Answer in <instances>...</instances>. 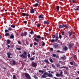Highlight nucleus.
I'll return each mask as SVG.
<instances>
[{
  "label": "nucleus",
  "mask_w": 79,
  "mask_h": 79,
  "mask_svg": "<svg viewBox=\"0 0 79 79\" xmlns=\"http://www.w3.org/2000/svg\"><path fill=\"white\" fill-rule=\"evenodd\" d=\"M44 75H47L48 74H47V73L46 72H45L44 74Z\"/></svg>",
  "instance_id": "54"
},
{
  "label": "nucleus",
  "mask_w": 79,
  "mask_h": 79,
  "mask_svg": "<svg viewBox=\"0 0 79 79\" xmlns=\"http://www.w3.org/2000/svg\"><path fill=\"white\" fill-rule=\"evenodd\" d=\"M8 31H12V29H11V27H9L8 28Z\"/></svg>",
  "instance_id": "32"
},
{
  "label": "nucleus",
  "mask_w": 79,
  "mask_h": 79,
  "mask_svg": "<svg viewBox=\"0 0 79 79\" xmlns=\"http://www.w3.org/2000/svg\"><path fill=\"white\" fill-rule=\"evenodd\" d=\"M59 38L60 39H61V38H62V36L61 35H59Z\"/></svg>",
  "instance_id": "38"
},
{
  "label": "nucleus",
  "mask_w": 79,
  "mask_h": 79,
  "mask_svg": "<svg viewBox=\"0 0 79 79\" xmlns=\"http://www.w3.org/2000/svg\"><path fill=\"white\" fill-rule=\"evenodd\" d=\"M52 67L53 68H54V69H55V68H56V67H55V66H54V65H53V64H52Z\"/></svg>",
  "instance_id": "36"
},
{
  "label": "nucleus",
  "mask_w": 79,
  "mask_h": 79,
  "mask_svg": "<svg viewBox=\"0 0 79 79\" xmlns=\"http://www.w3.org/2000/svg\"><path fill=\"white\" fill-rule=\"evenodd\" d=\"M61 58L63 60H66V56H64V57H62Z\"/></svg>",
  "instance_id": "13"
},
{
  "label": "nucleus",
  "mask_w": 79,
  "mask_h": 79,
  "mask_svg": "<svg viewBox=\"0 0 79 79\" xmlns=\"http://www.w3.org/2000/svg\"><path fill=\"white\" fill-rule=\"evenodd\" d=\"M66 67L63 66V67H61L60 68H66Z\"/></svg>",
  "instance_id": "57"
},
{
  "label": "nucleus",
  "mask_w": 79,
  "mask_h": 79,
  "mask_svg": "<svg viewBox=\"0 0 79 79\" xmlns=\"http://www.w3.org/2000/svg\"><path fill=\"white\" fill-rule=\"evenodd\" d=\"M35 1L36 2H37V3H39V2L38 1V0H35Z\"/></svg>",
  "instance_id": "60"
},
{
  "label": "nucleus",
  "mask_w": 79,
  "mask_h": 79,
  "mask_svg": "<svg viewBox=\"0 0 79 79\" xmlns=\"http://www.w3.org/2000/svg\"><path fill=\"white\" fill-rule=\"evenodd\" d=\"M23 34L24 36L25 37H26V35H27V32H24Z\"/></svg>",
  "instance_id": "16"
},
{
  "label": "nucleus",
  "mask_w": 79,
  "mask_h": 79,
  "mask_svg": "<svg viewBox=\"0 0 79 79\" xmlns=\"http://www.w3.org/2000/svg\"><path fill=\"white\" fill-rule=\"evenodd\" d=\"M26 16H29V14H26V15H25Z\"/></svg>",
  "instance_id": "62"
},
{
  "label": "nucleus",
  "mask_w": 79,
  "mask_h": 79,
  "mask_svg": "<svg viewBox=\"0 0 79 79\" xmlns=\"http://www.w3.org/2000/svg\"><path fill=\"white\" fill-rule=\"evenodd\" d=\"M56 9H57V11H59V10L60 9V7H59V6H57Z\"/></svg>",
  "instance_id": "33"
},
{
  "label": "nucleus",
  "mask_w": 79,
  "mask_h": 79,
  "mask_svg": "<svg viewBox=\"0 0 79 79\" xmlns=\"http://www.w3.org/2000/svg\"><path fill=\"white\" fill-rule=\"evenodd\" d=\"M16 49L18 50H21V48H17Z\"/></svg>",
  "instance_id": "41"
},
{
  "label": "nucleus",
  "mask_w": 79,
  "mask_h": 79,
  "mask_svg": "<svg viewBox=\"0 0 79 79\" xmlns=\"http://www.w3.org/2000/svg\"><path fill=\"white\" fill-rule=\"evenodd\" d=\"M7 44H10V42H11V41H10V40H7Z\"/></svg>",
  "instance_id": "22"
},
{
  "label": "nucleus",
  "mask_w": 79,
  "mask_h": 79,
  "mask_svg": "<svg viewBox=\"0 0 79 79\" xmlns=\"http://www.w3.org/2000/svg\"><path fill=\"white\" fill-rule=\"evenodd\" d=\"M40 39H42V40H44V37H42V38H40Z\"/></svg>",
  "instance_id": "59"
},
{
  "label": "nucleus",
  "mask_w": 79,
  "mask_h": 79,
  "mask_svg": "<svg viewBox=\"0 0 79 79\" xmlns=\"http://www.w3.org/2000/svg\"><path fill=\"white\" fill-rule=\"evenodd\" d=\"M53 46L54 48H57L58 47V44L57 43H54L53 44Z\"/></svg>",
  "instance_id": "3"
},
{
  "label": "nucleus",
  "mask_w": 79,
  "mask_h": 79,
  "mask_svg": "<svg viewBox=\"0 0 79 79\" xmlns=\"http://www.w3.org/2000/svg\"><path fill=\"white\" fill-rule=\"evenodd\" d=\"M34 77L35 79H38V77H37V76H35Z\"/></svg>",
  "instance_id": "49"
},
{
  "label": "nucleus",
  "mask_w": 79,
  "mask_h": 79,
  "mask_svg": "<svg viewBox=\"0 0 79 79\" xmlns=\"http://www.w3.org/2000/svg\"><path fill=\"white\" fill-rule=\"evenodd\" d=\"M18 43L19 44H21V42L19 41H18Z\"/></svg>",
  "instance_id": "64"
},
{
  "label": "nucleus",
  "mask_w": 79,
  "mask_h": 79,
  "mask_svg": "<svg viewBox=\"0 0 79 79\" xmlns=\"http://www.w3.org/2000/svg\"><path fill=\"white\" fill-rule=\"evenodd\" d=\"M13 78L14 79H16V76H15V75H13Z\"/></svg>",
  "instance_id": "44"
},
{
  "label": "nucleus",
  "mask_w": 79,
  "mask_h": 79,
  "mask_svg": "<svg viewBox=\"0 0 79 79\" xmlns=\"http://www.w3.org/2000/svg\"><path fill=\"white\" fill-rule=\"evenodd\" d=\"M50 24V23L48 21H44V24Z\"/></svg>",
  "instance_id": "9"
},
{
  "label": "nucleus",
  "mask_w": 79,
  "mask_h": 79,
  "mask_svg": "<svg viewBox=\"0 0 79 79\" xmlns=\"http://www.w3.org/2000/svg\"><path fill=\"white\" fill-rule=\"evenodd\" d=\"M30 12L31 13H34V9H32L31 10Z\"/></svg>",
  "instance_id": "17"
},
{
  "label": "nucleus",
  "mask_w": 79,
  "mask_h": 79,
  "mask_svg": "<svg viewBox=\"0 0 79 79\" xmlns=\"http://www.w3.org/2000/svg\"><path fill=\"white\" fill-rule=\"evenodd\" d=\"M21 36H22V37H23V36H24V33H22L21 34Z\"/></svg>",
  "instance_id": "51"
},
{
  "label": "nucleus",
  "mask_w": 79,
  "mask_h": 79,
  "mask_svg": "<svg viewBox=\"0 0 79 79\" xmlns=\"http://www.w3.org/2000/svg\"><path fill=\"white\" fill-rule=\"evenodd\" d=\"M11 55V53L10 52H8L7 53L8 58H11V57H10V55Z\"/></svg>",
  "instance_id": "10"
},
{
  "label": "nucleus",
  "mask_w": 79,
  "mask_h": 79,
  "mask_svg": "<svg viewBox=\"0 0 79 79\" xmlns=\"http://www.w3.org/2000/svg\"><path fill=\"white\" fill-rule=\"evenodd\" d=\"M69 37H71L72 35V32H71L70 31H69L68 32Z\"/></svg>",
  "instance_id": "11"
},
{
  "label": "nucleus",
  "mask_w": 79,
  "mask_h": 79,
  "mask_svg": "<svg viewBox=\"0 0 79 79\" xmlns=\"http://www.w3.org/2000/svg\"><path fill=\"white\" fill-rule=\"evenodd\" d=\"M47 76L48 77H53V75L51 73L48 74Z\"/></svg>",
  "instance_id": "15"
},
{
  "label": "nucleus",
  "mask_w": 79,
  "mask_h": 79,
  "mask_svg": "<svg viewBox=\"0 0 79 79\" xmlns=\"http://www.w3.org/2000/svg\"><path fill=\"white\" fill-rule=\"evenodd\" d=\"M56 42V41H55V40L52 39V40L51 42V43H54V42Z\"/></svg>",
  "instance_id": "24"
},
{
  "label": "nucleus",
  "mask_w": 79,
  "mask_h": 79,
  "mask_svg": "<svg viewBox=\"0 0 79 79\" xmlns=\"http://www.w3.org/2000/svg\"><path fill=\"white\" fill-rule=\"evenodd\" d=\"M59 28L60 29H62V28H64L63 27V25H60L59 27Z\"/></svg>",
  "instance_id": "14"
},
{
  "label": "nucleus",
  "mask_w": 79,
  "mask_h": 79,
  "mask_svg": "<svg viewBox=\"0 0 79 79\" xmlns=\"http://www.w3.org/2000/svg\"><path fill=\"white\" fill-rule=\"evenodd\" d=\"M14 35H11L10 37V39H13L14 38Z\"/></svg>",
  "instance_id": "19"
},
{
  "label": "nucleus",
  "mask_w": 79,
  "mask_h": 79,
  "mask_svg": "<svg viewBox=\"0 0 79 79\" xmlns=\"http://www.w3.org/2000/svg\"><path fill=\"white\" fill-rule=\"evenodd\" d=\"M40 24H37V27H40Z\"/></svg>",
  "instance_id": "53"
},
{
  "label": "nucleus",
  "mask_w": 79,
  "mask_h": 79,
  "mask_svg": "<svg viewBox=\"0 0 79 79\" xmlns=\"http://www.w3.org/2000/svg\"><path fill=\"white\" fill-rule=\"evenodd\" d=\"M37 66V64L35 62H33L32 63V66L33 67H34V68H35L36 66Z\"/></svg>",
  "instance_id": "5"
},
{
  "label": "nucleus",
  "mask_w": 79,
  "mask_h": 79,
  "mask_svg": "<svg viewBox=\"0 0 79 79\" xmlns=\"http://www.w3.org/2000/svg\"><path fill=\"white\" fill-rule=\"evenodd\" d=\"M12 64H13V65H15V64H16V62H15V60H13Z\"/></svg>",
  "instance_id": "28"
},
{
  "label": "nucleus",
  "mask_w": 79,
  "mask_h": 79,
  "mask_svg": "<svg viewBox=\"0 0 79 79\" xmlns=\"http://www.w3.org/2000/svg\"><path fill=\"white\" fill-rule=\"evenodd\" d=\"M38 5H39V3H36L35 4V6H38Z\"/></svg>",
  "instance_id": "35"
},
{
  "label": "nucleus",
  "mask_w": 79,
  "mask_h": 79,
  "mask_svg": "<svg viewBox=\"0 0 79 79\" xmlns=\"http://www.w3.org/2000/svg\"><path fill=\"white\" fill-rule=\"evenodd\" d=\"M5 36H8L9 35V33H6L5 34Z\"/></svg>",
  "instance_id": "34"
},
{
  "label": "nucleus",
  "mask_w": 79,
  "mask_h": 79,
  "mask_svg": "<svg viewBox=\"0 0 79 79\" xmlns=\"http://www.w3.org/2000/svg\"><path fill=\"white\" fill-rule=\"evenodd\" d=\"M34 45H37V44L36 42H34Z\"/></svg>",
  "instance_id": "50"
},
{
  "label": "nucleus",
  "mask_w": 79,
  "mask_h": 79,
  "mask_svg": "<svg viewBox=\"0 0 79 79\" xmlns=\"http://www.w3.org/2000/svg\"><path fill=\"white\" fill-rule=\"evenodd\" d=\"M34 40H35V41H36V42L37 43H38L39 42V40L36 38H34Z\"/></svg>",
  "instance_id": "18"
},
{
  "label": "nucleus",
  "mask_w": 79,
  "mask_h": 79,
  "mask_svg": "<svg viewBox=\"0 0 79 79\" xmlns=\"http://www.w3.org/2000/svg\"><path fill=\"white\" fill-rule=\"evenodd\" d=\"M43 72V70H39V73H42Z\"/></svg>",
  "instance_id": "63"
},
{
  "label": "nucleus",
  "mask_w": 79,
  "mask_h": 79,
  "mask_svg": "<svg viewBox=\"0 0 79 79\" xmlns=\"http://www.w3.org/2000/svg\"><path fill=\"white\" fill-rule=\"evenodd\" d=\"M74 65L75 66V67H77V64H76V63H74Z\"/></svg>",
  "instance_id": "42"
},
{
  "label": "nucleus",
  "mask_w": 79,
  "mask_h": 79,
  "mask_svg": "<svg viewBox=\"0 0 79 79\" xmlns=\"http://www.w3.org/2000/svg\"><path fill=\"white\" fill-rule=\"evenodd\" d=\"M56 76L57 77H60V76H63V71H60V74L56 73Z\"/></svg>",
  "instance_id": "2"
},
{
  "label": "nucleus",
  "mask_w": 79,
  "mask_h": 79,
  "mask_svg": "<svg viewBox=\"0 0 79 79\" xmlns=\"http://www.w3.org/2000/svg\"><path fill=\"white\" fill-rule=\"evenodd\" d=\"M42 77H43V78H46L47 77V76L43 75Z\"/></svg>",
  "instance_id": "29"
},
{
  "label": "nucleus",
  "mask_w": 79,
  "mask_h": 79,
  "mask_svg": "<svg viewBox=\"0 0 79 79\" xmlns=\"http://www.w3.org/2000/svg\"><path fill=\"white\" fill-rule=\"evenodd\" d=\"M50 50H51V51H53V48H50Z\"/></svg>",
  "instance_id": "58"
},
{
  "label": "nucleus",
  "mask_w": 79,
  "mask_h": 79,
  "mask_svg": "<svg viewBox=\"0 0 79 79\" xmlns=\"http://www.w3.org/2000/svg\"><path fill=\"white\" fill-rule=\"evenodd\" d=\"M75 2H76V1L75 0H72V2L73 3H75Z\"/></svg>",
  "instance_id": "47"
},
{
  "label": "nucleus",
  "mask_w": 79,
  "mask_h": 79,
  "mask_svg": "<svg viewBox=\"0 0 79 79\" xmlns=\"http://www.w3.org/2000/svg\"><path fill=\"white\" fill-rule=\"evenodd\" d=\"M11 27H13V28H15V25H12L10 26Z\"/></svg>",
  "instance_id": "31"
},
{
  "label": "nucleus",
  "mask_w": 79,
  "mask_h": 79,
  "mask_svg": "<svg viewBox=\"0 0 79 79\" xmlns=\"http://www.w3.org/2000/svg\"><path fill=\"white\" fill-rule=\"evenodd\" d=\"M65 69H66L67 71H68L69 70V68L68 67H66Z\"/></svg>",
  "instance_id": "40"
},
{
  "label": "nucleus",
  "mask_w": 79,
  "mask_h": 79,
  "mask_svg": "<svg viewBox=\"0 0 79 79\" xmlns=\"http://www.w3.org/2000/svg\"><path fill=\"white\" fill-rule=\"evenodd\" d=\"M36 37L38 39H41V37H40V35H37Z\"/></svg>",
  "instance_id": "23"
},
{
  "label": "nucleus",
  "mask_w": 79,
  "mask_h": 79,
  "mask_svg": "<svg viewBox=\"0 0 79 79\" xmlns=\"http://www.w3.org/2000/svg\"><path fill=\"white\" fill-rule=\"evenodd\" d=\"M27 56L28 58H30L31 55H30V54L29 53L28 54Z\"/></svg>",
  "instance_id": "39"
},
{
  "label": "nucleus",
  "mask_w": 79,
  "mask_h": 79,
  "mask_svg": "<svg viewBox=\"0 0 79 79\" xmlns=\"http://www.w3.org/2000/svg\"><path fill=\"white\" fill-rule=\"evenodd\" d=\"M57 66V67L58 68H60V65L59 64H56Z\"/></svg>",
  "instance_id": "21"
},
{
  "label": "nucleus",
  "mask_w": 79,
  "mask_h": 79,
  "mask_svg": "<svg viewBox=\"0 0 79 79\" xmlns=\"http://www.w3.org/2000/svg\"><path fill=\"white\" fill-rule=\"evenodd\" d=\"M34 59H35V58H34V57H32L30 59V60H31V61H33V60H34Z\"/></svg>",
  "instance_id": "27"
},
{
  "label": "nucleus",
  "mask_w": 79,
  "mask_h": 79,
  "mask_svg": "<svg viewBox=\"0 0 79 79\" xmlns=\"http://www.w3.org/2000/svg\"><path fill=\"white\" fill-rule=\"evenodd\" d=\"M52 55H53V57H55V56H56V54H53Z\"/></svg>",
  "instance_id": "52"
},
{
  "label": "nucleus",
  "mask_w": 79,
  "mask_h": 79,
  "mask_svg": "<svg viewBox=\"0 0 79 79\" xmlns=\"http://www.w3.org/2000/svg\"><path fill=\"white\" fill-rule=\"evenodd\" d=\"M52 38H55V35H54L52 36Z\"/></svg>",
  "instance_id": "61"
},
{
  "label": "nucleus",
  "mask_w": 79,
  "mask_h": 79,
  "mask_svg": "<svg viewBox=\"0 0 79 79\" xmlns=\"http://www.w3.org/2000/svg\"><path fill=\"white\" fill-rule=\"evenodd\" d=\"M25 74L27 79H31V77L30 76V75L28 74V73H25Z\"/></svg>",
  "instance_id": "4"
},
{
  "label": "nucleus",
  "mask_w": 79,
  "mask_h": 79,
  "mask_svg": "<svg viewBox=\"0 0 79 79\" xmlns=\"http://www.w3.org/2000/svg\"><path fill=\"white\" fill-rule=\"evenodd\" d=\"M30 34L31 35H32V34H34V31H31L30 32Z\"/></svg>",
  "instance_id": "25"
},
{
  "label": "nucleus",
  "mask_w": 79,
  "mask_h": 79,
  "mask_svg": "<svg viewBox=\"0 0 79 79\" xmlns=\"http://www.w3.org/2000/svg\"><path fill=\"white\" fill-rule=\"evenodd\" d=\"M44 61L47 64H49V61H48V60L47 59H45L44 60Z\"/></svg>",
  "instance_id": "12"
},
{
  "label": "nucleus",
  "mask_w": 79,
  "mask_h": 79,
  "mask_svg": "<svg viewBox=\"0 0 79 79\" xmlns=\"http://www.w3.org/2000/svg\"><path fill=\"white\" fill-rule=\"evenodd\" d=\"M39 18L41 19H43V18H44V17L42 16V15H40L39 16Z\"/></svg>",
  "instance_id": "20"
},
{
  "label": "nucleus",
  "mask_w": 79,
  "mask_h": 79,
  "mask_svg": "<svg viewBox=\"0 0 79 79\" xmlns=\"http://www.w3.org/2000/svg\"><path fill=\"white\" fill-rule=\"evenodd\" d=\"M55 38L56 39L55 40V41H56V42L58 41V39H59V38H56V37H55Z\"/></svg>",
  "instance_id": "30"
},
{
  "label": "nucleus",
  "mask_w": 79,
  "mask_h": 79,
  "mask_svg": "<svg viewBox=\"0 0 79 79\" xmlns=\"http://www.w3.org/2000/svg\"><path fill=\"white\" fill-rule=\"evenodd\" d=\"M37 35H36V34H35L34 36V37H35V38H36L37 37Z\"/></svg>",
  "instance_id": "45"
},
{
  "label": "nucleus",
  "mask_w": 79,
  "mask_h": 79,
  "mask_svg": "<svg viewBox=\"0 0 79 79\" xmlns=\"http://www.w3.org/2000/svg\"><path fill=\"white\" fill-rule=\"evenodd\" d=\"M68 47L66 46H65L64 48L63 49V51H64V52H66V50H68Z\"/></svg>",
  "instance_id": "7"
},
{
  "label": "nucleus",
  "mask_w": 79,
  "mask_h": 79,
  "mask_svg": "<svg viewBox=\"0 0 79 79\" xmlns=\"http://www.w3.org/2000/svg\"><path fill=\"white\" fill-rule=\"evenodd\" d=\"M8 30L6 29V30H5V32H8Z\"/></svg>",
  "instance_id": "43"
},
{
  "label": "nucleus",
  "mask_w": 79,
  "mask_h": 79,
  "mask_svg": "<svg viewBox=\"0 0 79 79\" xmlns=\"http://www.w3.org/2000/svg\"><path fill=\"white\" fill-rule=\"evenodd\" d=\"M43 44H42V46H44L45 45V43H44V42H43Z\"/></svg>",
  "instance_id": "48"
},
{
  "label": "nucleus",
  "mask_w": 79,
  "mask_h": 79,
  "mask_svg": "<svg viewBox=\"0 0 79 79\" xmlns=\"http://www.w3.org/2000/svg\"><path fill=\"white\" fill-rule=\"evenodd\" d=\"M26 54L27 52L26 51H24L23 53L20 56V57H23V58H26Z\"/></svg>",
  "instance_id": "1"
},
{
  "label": "nucleus",
  "mask_w": 79,
  "mask_h": 79,
  "mask_svg": "<svg viewBox=\"0 0 79 79\" xmlns=\"http://www.w3.org/2000/svg\"><path fill=\"white\" fill-rule=\"evenodd\" d=\"M70 64L71 65H73V63L72 62H70Z\"/></svg>",
  "instance_id": "46"
},
{
  "label": "nucleus",
  "mask_w": 79,
  "mask_h": 79,
  "mask_svg": "<svg viewBox=\"0 0 79 79\" xmlns=\"http://www.w3.org/2000/svg\"><path fill=\"white\" fill-rule=\"evenodd\" d=\"M63 25L64 28V27H65V28H68V27H69V25H68V24H63Z\"/></svg>",
  "instance_id": "6"
},
{
  "label": "nucleus",
  "mask_w": 79,
  "mask_h": 79,
  "mask_svg": "<svg viewBox=\"0 0 79 79\" xmlns=\"http://www.w3.org/2000/svg\"><path fill=\"white\" fill-rule=\"evenodd\" d=\"M69 50H71L72 49V44H69Z\"/></svg>",
  "instance_id": "8"
},
{
  "label": "nucleus",
  "mask_w": 79,
  "mask_h": 79,
  "mask_svg": "<svg viewBox=\"0 0 79 79\" xmlns=\"http://www.w3.org/2000/svg\"><path fill=\"white\" fill-rule=\"evenodd\" d=\"M22 15L23 16H25L26 15V13H22Z\"/></svg>",
  "instance_id": "26"
},
{
  "label": "nucleus",
  "mask_w": 79,
  "mask_h": 79,
  "mask_svg": "<svg viewBox=\"0 0 79 79\" xmlns=\"http://www.w3.org/2000/svg\"><path fill=\"white\" fill-rule=\"evenodd\" d=\"M49 61H50V62H51V63H53V60L52 59V58H50Z\"/></svg>",
  "instance_id": "37"
},
{
  "label": "nucleus",
  "mask_w": 79,
  "mask_h": 79,
  "mask_svg": "<svg viewBox=\"0 0 79 79\" xmlns=\"http://www.w3.org/2000/svg\"><path fill=\"white\" fill-rule=\"evenodd\" d=\"M62 35H64V32H62Z\"/></svg>",
  "instance_id": "56"
},
{
  "label": "nucleus",
  "mask_w": 79,
  "mask_h": 79,
  "mask_svg": "<svg viewBox=\"0 0 79 79\" xmlns=\"http://www.w3.org/2000/svg\"><path fill=\"white\" fill-rule=\"evenodd\" d=\"M74 10L75 11H77V10H79V8H78V7L77 8V9H75Z\"/></svg>",
  "instance_id": "55"
}]
</instances>
